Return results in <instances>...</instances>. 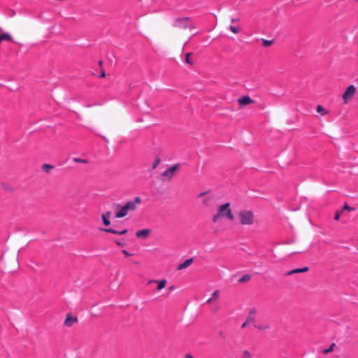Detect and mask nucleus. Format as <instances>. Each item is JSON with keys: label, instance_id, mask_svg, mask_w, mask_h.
Segmentation results:
<instances>
[{"label": "nucleus", "instance_id": "f257e3e1", "mask_svg": "<svg viewBox=\"0 0 358 358\" xmlns=\"http://www.w3.org/2000/svg\"><path fill=\"white\" fill-rule=\"evenodd\" d=\"M173 34L176 38H181L183 36L182 29H194L196 26L192 22L191 18L188 17H182L176 18L173 23Z\"/></svg>", "mask_w": 358, "mask_h": 358}, {"label": "nucleus", "instance_id": "f03ea898", "mask_svg": "<svg viewBox=\"0 0 358 358\" xmlns=\"http://www.w3.org/2000/svg\"><path fill=\"white\" fill-rule=\"evenodd\" d=\"M221 217H225L232 221L234 219V216L230 209V203H226L220 206L217 208V213L214 215L212 217V221L215 223Z\"/></svg>", "mask_w": 358, "mask_h": 358}, {"label": "nucleus", "instance_id": "7ed1b4c3", "mask_svg": "<svg viewBox=\"0 0 358 358\" xmlns=\"http://www.w3.org/2000/svg\"><path fill=\"white\" fill-rule=\"evenodd\" d=\"M238 217L242 225H251L254 223V214L251 210H241Z\"/></svg>", "mask_w": 358, "mask_h": 358}, {"label": "nucleus", "instance_id": "20e7f679", "mask_svg": "<svg viewBox=\"0 0 358 358\" xmlns=\"http://www.w3.org/2000/svg\"><path fill=\"white\" fill-rule=\"evenodd\" d=\"M356 92V88L354 85H349L343 93L342 98L345 103H347L354 96Z\"/></svg>", "mask_w": 358, "mask_h": 358}, {"label": "nucleus", "instance_id": "39448f33", "mask_svg": "<svg viewBox=\"0 0 358 358\" xmlns=\"http://www.w3.org/2000/svg\"><path fill=\"white\" fill-rule=\"evenodd\" d=\"M208 191L201 192L198 194L197 198L201 199L202 205L205 207H209L210 206L211 201L213 199V196H208L207 194Z\"/></svg>", "mask_w": 358, "mask_h": 358}, {"label": "nucleus", "instance_id": "423d86ee", "mask_svg": "<svg viewBox=\"0 0 358 358\" xmlns=\"http://www.w3.org/2000/svg\"><path fill=\"white\" fill-rule=\"evenodd\" d=\"M141 203V199L138 196H136L134 200L129 201L125 203L124 207L126 208L127 210L129 211H134L136 209L137 205L140 204Z\"/></svg>", "mask_w": 358, "mask_h": 358}, {"label": "nucleus", "instance_id": "0eeeda50", "mask_svg": "<svg viewBox=\"0 0 358 358\" xmlns=\"http://www.w3.org/2000/svg\"><path fill=\"white\" fill-rule=\"evenodd\" d=\"M179 167H180L179 164H175L174 166H173L167 169L166 171H164L162 173V176L167 178V179L169 180H171L173 178V176H174L175 172L178 169Z\"/></svg>", "mask_w": 358, "mask_h": 358}, {"label": "nucleus", "instance_id": "6e6552de", "mask_svg": "<svg viewBox=\"0 0 358 358\" xmlns=\"http://www.w3.org/2000/svg\"><path fill=\"white\" fill-rule=\"evenodd\" d=\"M238 102L241 106H246L253 103L255 101L248 96H243L238 99Z\"/></svg>", "mask_w": 358, "mask_h": 358}, {"label": "nucleus", "instance_id": "1a4fd4ad", "mask_svg": "<svg viewBox=\"0 0 358 358\" xmlns=\"http://www.w3.org/2000/svg\"><path fill=\"white\" fill-rule=\"evenodd\" d=\"M78 322V318L76 317H72L71 314H68L64 320V325L66 327H71L73 323Z\"/></svg>", "mask_w": 358, "mask_h": 358}, {"label": "nucleus", "instance_id": "9d476101", "mask_svg": "<svg viewBox=\"0 0 358 358\" xmlns=\"http://www.w3.org/2000/svg\"><path fill=\"white\" fill-rule=\"evenodd\" d=\"M151 283H157L158 285H157V290H161L163 288L165 287L166 283H167V281L165 279H163L160 281H158L157 280H150L148 281V284H151Z\"/></svg>", "mask_w": 358, "mask_h": 358}, {"label": "nucleus", "instance_id": "9b49d317", "mask_svg": "<svg viewBox=\"0 0 358 358\" xmlns=\"http://www.w3.org/2000/svg\"><path fill=\"white\" fill-rule=\"evenodd\" d=\"M151 233V230L149 229H144L136 231V236L138 238H146Z\"/></svg>", "mask_w": 358, "mask_h": 358}, {"label": "nucleus", "instance_id": "f8f14e48", "mask_svg": "<svg viewBox=\"0 0 358 358\" xmlns=\"http://www.w3.org/2000/svg\"><path fill=\"white\" fill-rule=\"evenodd\" d=\"M192 262H193V258L187 259L183 263L180 264L177 266L176 269L178 271H180V270L185 269V268L189 267L192 264Z\"/></svg>", "mask_w": 358, "mask_h": 358}, {"label": "nucleus", "instance_id": "ddd939ff", "mask_svg": "<svg viewBox=\"0 0 358 358\" xmlns=\"http://www.w3.org/2000/svg\"><path fill=\"white\" fill-rule=\"evenodd\" d=\"M110 215H111L110 211H106V213H104L101 215V220H102L103 224L105 226H109L110 224V222L109 220Z\"/></svg>", "mask_w": 358, "mask_h": 358}, {"label": "nucleus", "instance_id": "4468645a", "mask_svg": "<svg viewBox=\"0 0 358 358\" xmlns=\"http://www.w3.org/2000/svg\"><path fill=\"white\" fill-rule=\"evenodd\" d=\"M101 230H102V231H103L105 232H107V233H110V234H118V235H123V234H127V229H124L122 231H117V230H115V229H112V228L101 229Z\"/></svg>", "mask_w": 358, "mask_h": 358}, {"label": "nucleus", "instance_id": "2eb2a0df", "mask_svg": "<svg viewBox=\"0 0 358 358\" xmlns=\"http://www.w3.org/2000/svg\"><path fill=\"white\" fill-rule=\"evenodd\" d=\"M257 313L256 309L252 308L250 310L249 314L246 318L247 323L254 322L255 321V314Z\"/></svg>", "mask_w": 358, "mask_h": 358}, {"label": "nucleus", "instance_id": "dca6fc26", "mask_svg": "<svg viewBox=\"0 0 358 358\" xmlns=\"http://www.w3.org/2000/svg\"><path fill=\"white\" fill-rule=\"evenodd\" d=\"M308 269L309 268L307 266L301 268H295V269H293V270L287 272L285 275H291L294 274V273H304V272H307L308 271Z\"/></svg>", "mask_w": 358, "mask_h": 358}, {"label": "nucleus", "instance_id": "f3484780", "mask_svg": "<svg viewBox=\"0 0 358 358\" xmlns=\"http://www.w3.org/2000/svg\"><path fill=\"white\" fill-rule=\"evenodd\" d=\"M128 212L129 211L127 210L126 208L123 206L120 208V210L115 213V217L116 218H122V217L126 216L127 215Z\"/></svg>", "mask_w": 358, "mask_h": 358}, {"label": "nucleus", "instance_id": "a211bd4d", "mask_svg": "<svg viewBox=\"0 0 358 358\" xmlns=\"http://www.w3.org/2000/svg\"><path fill=\"white\" fill-rule=\"evenodd\" d=\"M0 41H13L12 36L8 33H3L1 34Z\"/></svg>", "mask_w": 358, "mask_h": 358}, {"label": "nucleus", "instance_id": "6ab92c4d", "mask_svg": "<svg viewBox=\"0 0 358 358\" xmlns=\"http://www.w3.org/2000/svg\"><path fill=\"white\" fill-rule=\"evenodd\" d=\"M219 294H220L219 290L214 291L213 293L212 294V296L207 300L206 303H211L214 299H216L218 298Z\"/></svg>", "mask_w": 358, "mask_h": 358}, {"label": "nucleus", "instance_id": "aec40b11", "mask_svg": "<svg viewBox=\"0 0 358 358\" xmlns=\"http://www.w3.org/2000/svg\"><path fill=\"white\" fill-rule=\"evenodd\" d=\"M42 170L46 173H49L51 170L54 169V166L49 164H44L42 167Z\"/></svg>", "mask_w": 358, "mask_h": 358}, {"label": "nucleus", "instance_id": "412c9836", "mask_svg": "<svg viewBox=\"0 0 358 358\" xmlns=\"http://www.w3.org/2000/svg\"><path fill=\"white\" fill-rule=\"evenodd\" d=\"M251 279V275L248 274H245L243 276H242L239 280L238 282L240 283H244L248 281H249Z\"/></svg>", "mask_w": 358, "mask_h": 358}, {"label": "nucleus", "instance_id": "4be33fe9", "mask_svg": "<svg viewBox=\"0 0 358 358\" xmlns=\"http://www.w3.org/2000/svg\"><path fill=\"white\" fill-rule=\"evenodd\" d=\"M192 55V52H188L185 55V62L190 64V65H193L194 64V61L190 58L191 55Z\"/></svg>", "mask_w": 358, "mask_h": 358}, {"label": "nucleus", "instance_id": "5701e85b", "mask_svg": "<svg viewBox=\"0 0 358 358\" xmlns=\"http://www.w3.org/2000/svg\"><path fill=\"white\" fill-rule=\"evenodd\" d=\"M316 110L317 113H320L322 115H324L328 113L327 110H326L325 108L323 106H322L321 105H318L317 106Z\"/></svg>", "mask_w": 358, "mask_h": 358}, {"label": "nucleus", "instance_id": "b1692460", "mask_svg": "<svg viewBox=\"0 0 358 358\" xmlns=\"http://www.w3.org/2000/svg\"><path fill=\"white\" fill-rule=\"evenodd\" d=\"M254 327L259 329V330H262V331H265L266 329H270V325L268 324H264V325H254Z\"/></svg>", "mask_w": 358, "mask_h": 358}, {"label": "nucleus", "instance_id": "393cba45", "mask_svg": "<svg viewBox=\"0 0 358 358\" xmlns=\"http://www.w3.org/2000/svg\"><path fill=\"white\" fill-rule=\"evenodd\" d=\"M335 345H336V344L334 343H331L329 348L324 349L322 351V354L327 355V354H328L329 352H331L334 350V348Z\"/></svg>", "mask_w": 358, "mask_h": 358}, {"label": "nucleus", "instance_id": "a878e982", "mask_svg": "<svg viewBox=\"0 0 358 358\" xmlns=\"http://www.w3.org/2000/svg\"><path fill=\"white\" fill-rule=\"evenodd\" d=\"M272 44H273V41L262 39V45L264 47H268V46L271 45Z\"/></svg>", "mask_w": 358, "mask_h": 358}, {"label": "nucleus", "instance_id": "bb28decb", "mask_svg": "<svg viewBox=\"0 0 358 358\" xmlns=\"http://www.w3.org/2000/svg\"><path fill=\"white\" fill-rule=\"evenodd\" d=\"M160 162H161L160 158L159 157H157L156 159L155 160L153 164H152V169H156L157 167V166L159 164Z\"/></svg>", "mask_w": 358, "mask_h": 358}, {"label": "nucleus", "instance_id": "cd10ccee", "mask_svg": "<svg viewBox=\"0 0 358 358\" xmlns=\"http://www.w3.org/2000/svg\"><path fill=\"white\" fill-rule=\"evenodd\" d=\"M242 358H252L250 352L248 350H244L242 355Z\"/></svg>", "mask_w": 358, "mask_h": 358}, {"label": "nucleus", "instance_id": "c85d7f7f", "mask_svg": "<svg viewBox=\"0 0 358 358\" xmlns=\"http://www.w3.org/2000/svg\"><path fill=\"white\" fill-rule=\"evenodd\" d=\"M229 29L234 34H238L240 32L241 29L238 27H234V26H230L229 27Z\"/></svg>", "mask_w": 358, "mask_h": 358}, {"label": "nucleus", "instance_id": "c756f323", "mask_svg": "<svg viewBox=\"0 0 358 358\" xmlns=\"http://www.w3.org/2000/svg\"><path fill=\"white\" fill-rule=\"evenodd\" d=\"M73 161L75 162H79V163H84V164L87 163V160L83 159H80V158H74Z\"/></svg>", "mask_w": 358, "mask_h": 358}, {"label": "nucleus", "instance_id": "7c9ffc66", "mask_svg": "<svg viewBox=\"0 0 358 358\" xmlns=\"http://www.w3.org/2000/svg\"><path fill=\"white\" fill-rule=\"evenodd\" d=\"M341 213H342V210L336 211L335 213V215H334V220H338L341 217Z\"/></svg>", "mask_w": 358, "mask_h": 358}, {"label": "nucleus", "instance_id": "2f4dec72", "mask_svg": "<svg viewBox=\"0 0 358 358\" xmlns=\"http://www.w3.org/2000/svg\"><path fill=\"white\" fill-rule=\"evenodd\" d=\"M348 210V211H352V210H354V208H352V207H350V206H349L348 204H346V203H345V204L343 206V210Z\"/></svg>", "mask_w": 358, "mask_h": 358}, {"label": "nucleus", "instance_id": "473e14b6", "mask_svg": "<svg viewBox=\"0 0 358 358\" xmlns=\"http://www.w3.org/2000/svg\"><path fill=\"white\" fill-rule=\"evenodd\" d=\"M122 252L126 256V257H130L132 255L131 253H129L128 251H127L126 250H122Z\"/></svg>", "mask_w": 358, "mask_h": 358}, {"label": "nucleus", "instance_id": "72a5a7b5", "mask_svg": "<svg viewBox=\"0 0 358 358\" xmlns=\"http://www.w3.org/2000/svg\"><path fill=\"white\" fill-rule=\"evenodd\" d=\"M115 243H116L117 245L121 246V247H123V246H124V245H125V244H124V243H122V242L118 241H115Z\"/></svg>", "mask_w": 358, "mask_h": 358}, {"label": "nucleus", "instance_id": "f704fd0d", "mask_svg": "<svg viewBox=\"0 0 358 358\" xmlns=\"http://www.w3.org/2000/svg\"><path fill=\"white\" fill-rule=\"evenodd\" d=\"M106 76V73L103 70L101 71V74H100V77L101 78H104Z\"/></svg>", "mask_w": 358, "mask_h": 358}, {"label": "nucleus", "instance_id": "c9c22d12", "mask_svg": "<svg viewBox=\"0 0 358 358\" xmlns=\"http://www.w3.org/2000/svg\"><path fill=\"white\" fill-rule=\"evenodd\" d=\"M248 324L249 323H247V320H245V321L241 325V328H245Z\"/></svg>", "mask_w": 358, "mask_h": 358}, {"label": "nucleus", "instance_id": "e433bc0d", "mask_svg": "<svg viewBox=\"0 0 358 358\" xmlns=\"http://www.w3.org/2000/svg\"><path fill=\"white\" fill-rule=\"evenodd\" d=\"M231 22H238L239 21V18H232L231 20Z\"/></svg>", "mask_w": 358, "mask_h": 358}, {"label": "nucleus", "instance_id": "4c0bfd02", "mask_svg": "<svg viewBox=\"0 0 358 358\" xmlns=\"http://www.w3.org/2000/svg\"><path fill=\"white\" fill-rule=\"evenodd\" d=\"M185 357H186V358H194V357H193L192 355H189V354H187V355H185Z\"/></svg>", "mask_w": 358, "mask_h": 358}, {"label": "nucleus", "instance_id": "58836bf2", "mask_svg": "<svg viewBox=\"0 0 358 358\" xmlns=\"http://www.w3.org/2000/svg\"><path fill=\"white\" fill-rule=\"evenodd\" d=\"M169 290H173L175 289L174 286H171L169 288Z\"/></svg>", "mask_w": 358, "mask_h": 358}, {"label": "nucleus", "instance_id": "ea45409f", "mask_svg": "<svg viewBox=\"0 0 358 358\" xmlns=\"http://www.w3.org/2000/svg\"><path fill=\"white\" fill-rule=\"evenodd\" d=\"M6 190H9V191H13V189L12 188H9V187H7L6 188Z\"/></svg>", "mask_w": 358, "mask_h": 358}, {"label": "nucleus", "instance_id": "a19ab883", "mask_svg": "<svg viewBox=\"0 0 358 358\" xmlns=\"http://www.w3.org/2000/svg\"><path fill=\"white\" fill-rule=\"evenodd\" d=\"M99 66H101V65H102V62H101V61H99Z\"/></svg>", "mask_w": 358, "mask_h": 358}, {"label": "nucleus", "instance_id": "79ce46f5", "mask_svg": "<svg viewBox=\"0 0 358 358\" xmlns=\"http://www.w3.org/2000/svg\"><path fill=\"white\" fill-rule=\"evenodd\" d=\"M219 334H220V336H222V334H223L222 331H220Z\"/></svg>", "mask_w": 358, "mask_h": 358}, {"label": "nucleus", "instance_id": "37998d69", "mask_svg": "<svg viewBox=\"0 0 358 358\" xmlns=\"http://www.w3.org/2000/svg\"><path fill=\"white\" fill-rule=\"evenodd\" d=\"M1 42V41H0V43Z\"/></svg>", "mask_w": 358, "mask_h": 358}, {"label": "nucleus", "instance_id": "c03bdc74", "mask_svg": "<svg viewBox=\"0 0 358 358\" xmlns=\"http://www.w3.org/2000/svg\"><path fill=\"white\" fill-rule=\"evenodd\" d=\"M231 358H234V357H231Z\"/></svg>", "mask_w": 358, "mask_h": 358}]
</instances>
